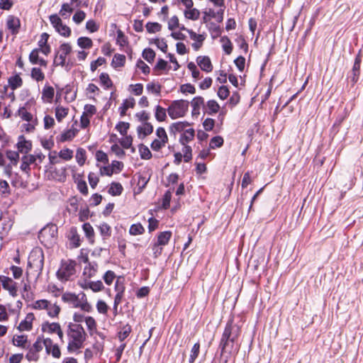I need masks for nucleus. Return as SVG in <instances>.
<instances>
[{
  "label": "nucleus",
  "mask_w": 363,
  "mask_h": 363,
  "mask_svg": "<svg viewBox=\"0 0 363 363\" xmlns=\"http://www.w3.org/2000/svg\"><path fill=\"white\" fill-rule=\"evenodd\" d=\"M239 328L233 325L232 320L228 321L225 325L219 345L221 355L225 353L232 354L238 351V347L235 345V341L239 335Z\"/></svg>",
  "instance_id": "f257e3e1"
},
{
  "label": "nucleus",
  "mask_w": 363,
  "mask_h": 363,
  "mask_svg": "<svg viewBox=\"0 0 363 363\" xmlns=\"http://www.w3.org/2000/svg\"><path fill=\"white\" fill-rule=\"evenodd\" d=\"M67 335L69 339L67 350L69 352L81 349L86 339V333L80 324L69 323L67 326Z\"/></svg>",
  "instance_id": "f03ea898"
},
{
  "label": "nucleus",
  "mask_w": 363,
  "mask_h": 363,
  "mask_svg": "<svg viewBox=\"0 0 363 363\" xmlns=\"http://www.w3.org/2000/svg\"><path fill=\"white\" fill-rule=\"evenodd\" d=\"M77 262L72 259H62L60 267L56 272L58 280L61 282L72 281L76 274Z\"/></svg>",
  "instance_id": "7ed1b4c3"
},
{
  "label": "nucleus",
  "mask_w": 363,
  "mask_h": 363,
  "mask_svg": "<svg viewBox=\"0 0 363 363\" xmlns=\"http://www.w3.org/2000/svg\"><path fill=\"white\" fill-rule=\"evenodd\" d=\"M72 51V45L68 43H62L58 49L55 50V55L53 60V65L55 67H68L72 65L70 60H66V57Z\"/></svg>",
  "instance_id": "20e7f679"
},
{
  "label": "nucleus",
  "mask_w": 363,
  "mask_h": 363,
  "mask_svg": "<svg viewBox=\"0 0 363 363\" xmlns=\"http://www.w3.org/2000/svg\"><path fill=\"white\" fill-rule=\"evenodd\" d=\"M44 254L40 248L33 249L29 256L28 267L33 269L38 274H40L43 269Z\"/></svg>",
  "instance_id": "39448f33"
},
{
  "label": "nucleus",
  "mask_w": 363,
  "mask_h": 363,
  "mask_svg": "<svg viewBox=\"0 0 363 363\" xmlns=\"http://www.w3.org/2000/svg\"><path fill=\"white\" fill-rule=\"evenodd\" d=\"M189 109V101L185 100H176L172 102L167 108V112L172 119L183 117Z\"/></svg>",
  "instance_id": "423d86ee"
},
{
  "label": "nucleus",
  "mask_w": 363,
  "mask_h": 363,
  "mask_svg": "<svg viewBox=\"0 0 363 363\" xmlns=\"http://www.w3.org/2000/svg\"><path fill=\"white\" fill-rule=\"evenodd\" d=\"M57 228L55 225H47L38 234L40 241L45 246L52 245L56 240Z\"/></svg>",
  "instance_id": "0eeeda50"
},
{
  "label": "nucleus",
  "mask_w": 363,
  "mask_h": 363,
  "mask_svg": "<svg viewBox=\"0 0 363 363\" xmlns=\"http://www.w3.org/2000/svg\"><path fill=\"white\" fill-rule=\"evenodd\" d=\"M49 18L50 23L60 35L66 38L70 36L71 29L65 24H63L62 19L57 14L50 16Z\"/></svg>",
  "instance_id": "6e6552de"
},
{
  "label": "nucleus",
  "mask_w": 363,
  "mask_h": 363,
  "mask_svg": "<svg viewBox=\"0 0 363 363\" xmlns=\"http://www.w3.org/2000/svg\"><path fill=\"white\" fill-rule=\"evenodd\" d=\"M43 347L44 340L42 337H38L32 347L29 348L28 352L26 355V358L29 362H38L40 358L39 352L43 350Z\"/></svg>",
  "instance_id": "1a4fd4ad"
},
{
  "label": "nucleus",
  "mask_w": 363,
  "mask_h": 363,
  "mask_svg": "<svg viewBox=\"0 0 363 363\" xmlns=\"http://www.w3.org/2000/svg\"><path fill=\"white\" fill-rule=\"evenodd\" d=\"M0 281L2 284L3 288L5 290L9 291V294L12 296H17L16 283L13 281L12 279L5 276H0Z\"/></svg>",
  "instance_id": "9d476101"
},
{
  "label": "nucleus",
  "mask_w": 363,
  "mask_h": 363,
  "mask_svg": "<svg viewBox=\"0 0 363 363\" xmlns=\"http://www.w3.org/2000/svg\"><path fill=\"white\" fill-rule=\"evenodd\" d=\"M44 347L47 354H51L55 358H60L61 356V352L59 346L57 344H53L52 340L50 338L43 339Z\"/></svg>",
  "instance_id": "9b49d317"
},
{
  "label": "nucleus",
  "mask_w": 363,
  "mask_h": 363,
  "mask_svg": "<svg viewBox=\"0 0 363 363\" xmlns=\"http://www.w3.org/2000/svg\"><path fill=\"white\" fill-rule=\"evenodd\" d=\"M79 295L72 292H65L62 295V301L71 305L73 308H77L80 301Z\"/></svg>",
  "instance_id": "f8f14e48"
},
{
  "label": "nucleus",
  "mask_w": 363,
  "mask_h": 363,
  "mask_svg": "<svg viewBox=\"0 0 363 363\" xmlns=\"http://www.w3.org/2000/svg\"><path fill=\"white\" fill-rule=\"evenodd\" d=\"M196 62L200 68L206 72H211L213 70L211 61L207 56H199Z\"/></svg>",
  "instance_id": "ddd939ff"
},
{
  "label": "nucleus",
  "mask_w": 363,
  "mask_h": 363,
  "mask_svg": "<svg viewBox=\"0 0 363 363\" xmlns=\"http://www.w3.org/2000/svg\"><path fill=\"white\" fill-rule=\"evenodd\" d=\"M21 169L28 174L30 171V165L36 162V157L33 155H25L21 159Z\"/></svg>",
  "instance_id": "4468645a"
},
{
  "label": "nucleus",
  "mask_w": 363,
  "mask_h": 363,
  "mask_svg": "<svg viewBox=\"0 0 363 363\" xmlns=\"http://www.w3.org/2000/svg\"><path fill=\"white\" fill-rule=\"evenodd\" d=\"M98 264L95 262H89L86 266L84 268L83 276L86 279H90L94 277L98 272Z\"/></svg>",
  "instance_id": "2eb2a0df"
},
{
  "label": "nucleus",
  "mask_w": 363,
  "mask_h": 363,
  "mask_svg": "<svg viewBox=\"0 0 363 363\" xmlns=\"http://www.w3.org/2000/svg\"><path fill=\"white\" fill-rule=\"evenodd\" d=\"M7 28L9 29L12 34H16L18 32L20 27V21L18 18L10 16L7 19Z\"/></svg>",
  "instance_id": "dca6fc26"
},
{
  "label": "nucleus",
  "mask_w": 363,
  "mask_h": 363,
  "mask_svg": "<svg viewBox=\"0 0 363 363\" xmlns=\"http://www.w3.org/2000/svg\"><path fill=\"white\" fill-rule=\"evenodd\" d=\"M191 105L192 106V115H199L201 106H205L204 99L201 96H196L191 101Z\"/></svg>",
  "instance_id": "f3484780"
},
{
  "label": "nucleus",
  "mask_w": 363,
  "mask_h": 363,
  "mask_svg": "<svg viewBox=\"0 0 363 363\" xmlns=\"http://www.w3.org/2000/svg\"><path fill=\"white\" fill-rule=\"evenodd\" d=\"M194 135L195 131L193 128L187 129L183 133V134H182L179 138V142L182 145H186L194 139Z\"/></svg>",
  "instance_id": "a211bd4d"
},
{
  "label": "nucleus",
  "mask_w": 363,
  "mask_h": 363,
  "mask_svg": "<svg viewBox=\"0 0 363 363\" xmlns=\"http://www.w3.org/2000/svg\"><path fill=\"white\" fill-rule=\"evenodd\" d=\"M204 109L208 114L213 115L218 112L220 106L215 100H209Z\"/></svg>",
  "instance_id": "6ab92c4d"
},
{
  "label": "nucleus",
  "mask_w": 363,
  "mask_h": 363,
  "mask_svg": "<svg viewBox=\"0 0 363 363\" xmlns=\"http://www.w3.org/2000/svg\"><path fill=\"white\" fill-rule=\"evenodd\" d=\"M189 125V123L186 121H179L172 123L169 127V131L174 134L180 133Z\"/></svg>",
  "instance_id": "aec40b11"
},
{
  "label": "nucleus",
  "mask_w": 363,
  "mask_h": 363,
  "mask_svg": "<svg viewBox=\"0 0 363 363\" xmlns=\"http://www.w3.org/2000/svg\"><path fill=\"white\" fill-rule=\"evenodd\" d=\"M55 94L54 88L50 86H45L42 91V99L47 101L51 102Z\"/></svg>",
  "instance_id": "412c9836"
},
{
  "label": "nucleus",
  "mask_w": 363,
  "mask_h": 363,
  "mask_svg": "<svg viewBox=\"0 0 363 363\" xmlns=\"http://www.w3.org/2000/svg\"><path fill=\"white\" fill-rule=\"evenodd\" d=\"M82 311L87 313H90L92 311V306L91 304L88 302L86 296L85 294L82 293L81 294V298L79 303V307Z\"/></svg>",
  "instance_id": "4be33fe9"
},
{
  "label": "nucleus",
  "mask_w": 363,
  "mask_h": 363,
  "mask_svg": "<svg viewBox=\"0 0 363 363\" xmlns=\"http://www.w3.org/2000/svg\"><path fill=\"white\" fill-rule=\"evenodd\" d=\"M135 104V101L133 98H129L124 100L122 105L119 108L121 115L122 116L125 115L127 110L130 108H133Z\"/></svg>",
  "instance_id": "5701e85b"
},
{
  "label": "nucleus",
  "mask_w": 363,
  "mask_h": 363,
  "mask_svg": "<svg viewBox=\"0 0 363 363\" xmlns=\"http://www.w3.org/2000/svg\"><path fill=\"white\" fill-rule=\"evenodd\" d=\"M184 15L187 19L196 21L200 17V11L197 9L191 7V9H186Z\"/></svg>",
  "instance_id": "b1692460"
},
{
  "label": "nucleus",
  "mask_w": 363,
  "mask_h": 363,
  "mask_svg": "<svg viewBox=\"0 0 363 363\" xmlns=\"http://www.w3.org/2000/svg\"><path fill=\"white\" fill-rule=\"evenodd\" d=\"M9 84L12 90H15L22 86L23 80L19 74H16L9 79Z\"/></svg>",
  "instance_id": "393cba45"
},
{
  "label": "nucleus",
  "mask_w": 363,
  "mask_h": 363,
  "mask_svg": "<svg viewBox=\"0 0 363 363\" xmlns=\"http://www.w3.org/2000/svg\"><path fill=\"white\" fill-rule=\"evenodd\" d=\"M222 43V48L226 55L231 54L233 51V44L228 36H222L220 40Z\"/></svg>",
  "instance_id": "a878e982"
},
{
  "label": "nucleus",
  "mask_w": 363,
  "mask_h": 363,
  "mask_svg": "<svg viewBox=\"0 0 363 363\" xmlns=\"http://www.w3.org/2000/svg\"><path fill=\"white\" fill-rule=\"evenodd\" d=\"M98 228L104 240L108 239L111 237V228L109 225L106 223H102L99 225Z\"/></svg>",
  "instance_id": "bb28decb"
},
{
  "label": "nucleus",
  "mask_w": 363,
  "mask_h": 363,
  "mask_svg": "<svg viewBox=\"0 0 363 363\" xmlns=\"http://www.w3.org/2000/svg\"><path fill=\"white\" fill-rule=\"evenodd\" d=\"M172 233L170 231H164L162 233H160L158 235L157 243H158L161 246H164L169 242Z\"/></svg>",
  "instance_id": "cd10ccee"
},
{
  "label": "nucleus",
  "mask_w": 363,
  "mask_h": 363,
  "mask_svg": "<svg viewBox=\"0 0 363 363\" xmlns=\"http://www.w3.org/2000/svg\"><path fill=\"white\" fill-rule=\"evenodd\" d=\"M60 327V325L58 323H45L42 325V330L48 333H55Z\"/></svg>",
  "instance_id": "c85d7f7f"
},
{
  "label": "nucleus",
  "mask_w": 363,
  "mask_h": 363,
  "mask_svg": "<svg viewBox=\"0 0 363 363\" xmlns=\"http://www.w3.org/2000/svg\"><path fill=\"white\" fill-rule=\"evenodd\" d=\"M167 111L164 108L157 105L155 107V116L157 121L162 122L167 118Z\"/></svg>",
  "instance_id": "c756f323"
},
{
  "label": "nucleus",
  "mask_w": 363,
  "mask_h": 363,
  "mask_svg": "<svg viewBox=\"0 0 363 363\" xmlns=\"http://www.w3.org/2000/svg\"><path fill=\"white\" fill-rule=\"evenodd\" d=\"M85 323L89 330L90 335H93L94 333L96 332V322L91 316L85 318Z\"/></svg>",
  "instance_id": "7c9ffc66"
},
{
  "label": "nucleus",
  "mask_w": 363,
  "mask_h": 363,
  "mask_svg": "<svg viewBox=\"0 0 363 363\" xmlns=\"http://www.w3.org/2000/svg\"><path fill=\"white\" fill-rule=\"evenodd\" d=\"M83 230L86 237L89 239L91 242H94V231L93 227L89 223H85L82 225Z\"/></svg>",
  "instance_id": "2f4dec72"
},
{
  "label": "nucleus",
  "mask_w": 363,
  "mask_h": 363,
  "mask_svg": "<svg viewBox=\"0 0 363 363\" xmlns=\"http://www.w3.org/2000/svg\"><path fill=\"white\" fill-rule=\"evenodd\" d=\"M69 109L63 106H58L55 108V117L58 122H61L68 114Z\"/></svg>",
  "instance_id": "473e14b6"
},
{
  "label": "nucleus",
  "mask_w": 363,
  "mask_h": 363,
  "mask_svg": "<svg viewBox=\"0 0 363 363\" xmlns=\"http://www.w3.org/2000/svg\"><path fill=\"white\" fill-rule=\"evenodd\" d=\"M77 45L83 49H89L93 46V42L88 37H80L77 39Z\"/></svg>",
  "instance_id": "72a5a7b5"
},
{
  "label": "nucleus",
  "mask_w": 363,
  "mask_h": 363,
  "mask_svg": "<svg viewBox=\"0 0 363 363\" xmlns=\"http://www.w3.org/2000/svg\"><path fill=\"white\" fill-rule=\"evenodd\" d=\"M138 150L140 157L143 160H150L152 157V153L150 149L146 145L140 144L138 146Z\"/></svg>",
  "instance_id": "f704fd0d"
},
{
  "label": "nucleus",
  "mask_w": 363,
  "mask_h": 363,
  "mask_svg": "<svg viewBox=\"0 0 363 363\" xmlns=\"http://www.w3.org/2000/svg\"><path fill=\"white\" fill-rule=\"evenodd\" d=\"M18 114L22 120L26 121L27 122H33L34 121L33 115L30 113L28 112L27 109L25 107L19 108L18 111Z\"/></svg>",
  "instance_id": "c9c22d12"
},
{
  "label": "nucleus",
  "mask_w": 363,
  "mask_h": 363,
  "mask_svg": "<svg viewBox=\"0 0 363 363\" xmlns=\"http://www.w3.org/2000/svg\"><path fill=\"white\" fill-rule=\"evenodd\" d=\"M27 341L26 335H17L13 338V344L21 348H26Z\"/></svg>",
  "instance_id": "e433bc0d"
},
{
  "label": "nucleus",
  "mask_w": 363,
  "mask_h": 363,
  "mask_svg": "<svg viewBox=\"0 0 363 363\" xmlns=\"http://www.w3.org/2000/svg\"><path fill=\"white\" fill-rule=\"evenodd\" d=\"M144 232L143 226L139 223L131 225L129 229V233L132 235H142Z\"/></svg>",
  "instance_id": "4c0bfd02"
},
{
  "label": "nucleus",
  "mask_w": 363,
  "mask_h": 363,
  "mask_svg": "<svg viewBox=\"0 0 363 363\" xmlns=\"http://www.w3.org/2000/svg\"><path fill=\"white\" fill-rule=\"evenodd\" d=\"M30 76L37 82H42L45 79V74L38 67H33L31 69Z\"/></svg>",
  "instance_id": "58836bf2"
},
{
  "label": "nucleus",
  "mask_w": 363,
  "mask_h": 363,
  "mask_svg": "<svg viewBox=\"0 0 363 363\" xmlns=\"http://www.w3.org/2000/svg\"><path fill=\"white\" fill-rule=\"evenodd\" d=\"M123 186L120 183L113 182L108 189V193L112 196H118L122 193Z\"/></svg>",
  "instance_id": "ea45409f"
},
{
  "label": "nucleus",
  "mask_w": 363,
  "mask_h": 363,
  "mask_svg": "<svg viewBox=\"0 0 363 363\" xmlns=\"http://www.w3.org/2000/svg\"><path fill=\"white\" fill-rule=\"evenodd\" d=\"M146 89L148 92L155 94L156 95H160L162 86L161 85L155 82L148 83L146 85Z\"/></svg>",
  "instance_id": "a19ab883"
},
{
  "label": "nucleus",
  "mask_w": 363,
  "mask_h": 363,
  "mask_svg": "<svg viewBox=\"0 0 363 363\" xmlns=\"http://www.w3.org/2000/svg\"><path fill=\"white\" fill-rule=\"evenodd\" d=\"M125 62V57L123 55L116 54L113 56L111 65L114 67H122Z\"/></svg>",
  "instance_id": "79ce46f5"
},
{
  "label": "nucleus",
  "mask_w": 363,
  "mask_h": 363,
  "mask_svg": "<svg viewBox=\"0 0 363 363\" xmlns=\"http://www.w3.org/2000/svg\"><path fill=\"white\" fill-rule=\"evenodd\" d=\"M77 132V129H69L61 135L60 140L62 142L70 140L76 136Z\"/></svg>",
  "instance_id": "37998d69"
},
{
  "label": "nucleus",
  "mask_w": 363,
  "mask_h": 363,
  "mask_svg": "<svg viewBox=\"0 0 363 363\" xmlns=\"http://www.w3.org/2000/svg\"><path fill=\"white\" fill-rule=\"evenodd\" d=\"M11 194V189L9 183L5 180L0 181V194L6 198Z\"/></svg>",
  "instance_id": "c03bdc74"
},
{
  "label": "nucleus",
  "mask_w": 363,
  "mask_h": 363,
  "mask_svg": "<svg viewBox=\"0 0 363 363\" xmlns=\"http://www.w3.org/2000/svg\"><path fill=\"white\" fill-rule=\"evenodd\" d=\"M199 351H200V344H199V342H196L194 345V346L191 350V354H190L189 359V363L194 362L195 359L199 356Z\"/></svg>",
  "instance_id": "a18cd8bd"
},
{
  "label": "nucleus",
  "mask_w": 363,
  "mask_h": 363,
  "mask_svg": "<svg viewBox=\"0 0 363 363\" xmlns=\"http://www.w3.org/2000/svg\"><path fill=\"white\" fill-rule=\"evenodd\" d=\"M139 133H143L145 136L150 135L153 132V126L151 123L145 122L142 127L138 128Z\"/></svg>",
  "instance_id": "49530a36"
},
{
  "label": "nucleus",
  "mask_w": 363,
  "mask_h": 363,
  "mask_svg": "<svg viewBox=\"0 0 363 363\" xmlns=\"http://www.w3.org/2000/svg\"><path fill=\"white\" fill-rule=\"evenodd\" d=\"M70 240L74 247H78L80 245V237L75 228L70 230Z\"/></svg>",
  "instance_id": "de8ad7c7"
},
{
  "label": "nucleus",
  "mask_w": 363,
  "mask_h": 363,
  "mask_svg": "<svg viewBox=\"0 0 363 363\" xmlns=\"http://www.w3.org/2000/svg\"><path fill=\"white\" fill-rule=\"evenodd\" d=\"M131 326L128 324L124 325L121 330L118 333V339L121 342H123L125 338L128 337L131 333Z\"/></svg>",
  "instance_id": "09e8293b"
},
{
  "label": "nucleus",
  "mask_w": 363,
  "mask_h": 363,
  "mask_svg": "<svg viewBox=\"0 0 363 363\" xmlns=\"http://www.w3.org/2000/svg\"><path fill=\"white\" fill-rule=\"evenodd\" d=\"M99 79H100V82H101V84L106 89H109L112 86L113 83H112L108 74L104 73V72L101 73L100 74Z\"/></svg>",
  "instance_id": "8fccbe9b"
},
{
  "label": "nucleus",
  "mask_w": 363,
  "mask_h": 363,
  "mask_svg": "<svg viewBox=\"0 0 363 363\" xmlns=\"http://www.w3.org/2000/svg\"><path fill=\"white\" fill-rule=\"evenodd\" d=\"M31 143L29 141L27 140H22L19 141L17 143L18 150L19 152H25L26 153L28 152L31 150Z\"/></svg>",
  "instance_id": "3c124183"
},
{
  "label": "nucleus",
  "mask_w": 363,
  "mask_h": 363,
  "mask_svg": "<svg viewBox=\"0 0 363 363\" xmlns=\"http://www.w3.org/2000/svg\"><path fill=\"white\" fill-rule=\"evenodd\" d=\"M47 311L50 317L55 318L58 316L60 312V307L56 303L52 305L50 303V306H48V309H47Z\"/></svg>",
  "instance_id": "603ef678"
},
{
  "label": "nucleus",
  "mask_w": 363,
  "mask_h": 363,
  "mask_svg": "<svg viewBox=\"0 0 363 363\" xmlns=\"http://www.w3.org/2000/svg\"><path fill=\"white\" fill-rule=\"evenodd\" d=\"M130 128V124L129 123H127V122H119L116 126V129L120 133L121 135H127V132H128V130Z\"/></svg>",
  "instance_id": "864d4df0"
},
{
  "label": "nucleus",
  "mask_w": 363,
  "mask_h": 363,
  "mask_svg": "<svg viewBox=\"0 0 363 363\" xmlns=\"http://www.w3.org/2000/svg\"><path fill=\"white\" fill-rule=\"evenodd\" d=\"M184 147L182 148L184 160L185 162H189L192 158V150L189 145H183Z\"/></svg>",
  "instance_id": "5fc2aeb1"
},
{
  "label": "nucleus",
  "mask_w": 363,
  "mask_h": 363,
  "mask_svg": "<svg viewBox=\"0 0 363 363\" xmlns=\"http://www.w3.org/2000/svg\"><path fill=\"white\" fill-rule=\"evenodd\" d=\"M143 57L148 62H152L155 57V52L151 48H146L143 52Z\"/></svg>",
  "instance_id": "6e6d98bb"
},
{
  "label": "nucleus",
  "mask_w": 363,
  "mask_h": 363,
  "mask_svg": "<svg viewBox=\"0 0 363 363\" xmlns=\"http://www.w3.org/2000/svg\"><path fill=\"white\" fill-rule=\"evenodd\" d=\"M115 278L116 274L114 272L111 270H108L103 276V279L104 282L108 286L112 284Z\"/></svg>",
  "instance_id": "4d7b16f0"
},
{
  "label": "nucleus",
  "mask_w": 363,
  "mask_h": 363,
  "mask_svg": "<svg viewBox=\"0 0 363 363\" xmlns=\"http://www.w3.org/2000/svg\"><path fill=\"white\" fill-rule=\"evenodd\" d=\"M223 144V139L220 136H215L211 138L209 146L211 149H215L216 147H220Z\"/></svg>",
  "instance_id": "13d9d810"
},
{
  "label": "nucleus",
  "mask_w": 363,
  "mask_h": 363,
  "mask_svg": "<svg viewBox=\"0 0 363 363\" xmlns=\"http://www.w3.org/2000/svg\"><path fill=\"white\" fill-rule=\"evenodd\" d=\"M86 151L82 148H79L76 153V160L80 166H82L86 160Z\"/></svg>",
  "instance_id": "bf43d9fd"
},
{
  "label": "nucleus",
  "mask_w": 363,
  "mask_h": 363,
  "mask_svg": "<svg viewBox=\"0 0 363 363\" xmlns=\"http://www.w3.org/2000/svg\"><path fill=\"white\" fill-rule=\"evenodd\" d=\"M89 289H91L94 292H99L104 289L101 281H89Z\"/></svg>",
  "instance_id": "052dcab7"
},
{
  "label": "nucleus",
  "mask_w": 363,
  "mask_h": 363,
  "mask_svg": "<svg viewBox=\"0 0 363 363\" xmlns=\"http://www.w3.org/2000/svg\"><path fill=\"white\" fill-rule=\"evenodd\" d=\"M50 306V302L46 299L38 300L34 303L33 308L35 309L42 310L48 309Z\"/></svg>",
  "instance_id": "680f3d73"
},
{
  "label": "nucleus",
  "mask_w": 363,
  "mask_h": 363,
  "mask_svg": "<svg viewBox=\"0 0 363 363\" xmlns=\"http://www.w3.org/2000/svg\"><path fill=\"white\" fill-rule=\"evenodd\" d=\"M162 26L158 23L148 22L146 24V29L148 33H155L161 30Z\"/></svg>",
  "instance_id": "e2e57ef3"
},
{
  "label": "nucleus",
  "mask_w": 363,
  "mask_h": 363,
  "mask_svg": "<svg viewBox=\"0 0 363 363\" xmlns=\"http://www.w3.org/2000/svg\"><path fill=\"white\" fill-rule=\"evenodd\" d=\"M59 157L66 161L70 160L73 157V151L69 148H65L60 151Z\"/></svg>",
  "instance_id": "0e129e2a"
},
{
  "label": "nucleus",
  "mask_w": 363,
  "mask_h": 363,
  "mask_svg": "<svg viewBox=\"0 0 363 363\" xmlns=\"http://www.w3.org/2000/svg\"><path fill=\"white\" fill-rule=\"evenodd\" d=\"M96 113V108L94 105L86 104L84 108L83 115L92 117Z\"/></svg>",
  "instance_id": "69168bd1"
},
{
  "label": "nucleus",
  "mask_w": 363,
  "mask_h": 363,
  "mask_svg": "<svg viewBox=\"0 0 363 363\" xmlns=\"http://www.w3.org/2000/svg\"><path fill=\"white\" fill-rule=\"evenodd\" d=\"M86 17V13L83 11H77L72 16L73 21L77 23H81Z\"/></svg>",
  "instance_id": "338daca9"
},
{
  "label": "nucleus",
  "mask_w": 363,
  "mask_h": 363,
  "mask_svg": "<svg viewBox=\"0 0 363 363\" xmlns=\"http://www.w3.org/2000/svg\"><path fill=\"white\" fill-rule=\"evenodd\" d=\"M96 309L99 313L106 314L108 312V306L105 301L99 300L96 303Z\"/></svg>",
  "instance_id": "774afa93"
}]
</instances>
